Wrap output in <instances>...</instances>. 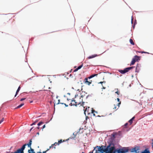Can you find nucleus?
<instances>
[{"instance_id": "nucleus-1", "label": "nucleus", "mask_w": 153, "mask_h": 153, "mask_svg": "<svg viewBox=\"0 0 153 153\" xmlns=\"http://www.w3.org/2000/svg\"><path fill=\"white\" fill-rule=\"evenodd\" d=\"M129 149L127 147H123L118 149H115L113 144L110 143L105 148V153H126L128 151Z\"/></svg>"}, {"instance_id": "nucleus-2", "label": "nucleus", "mask_w": 153, "mask_h": 153, "mask_svg": "<svg viewBox=\"0 0 153 153\" xmlns=\"http://www.w3.org/2000/svg\"><path fill=\"white\" fill-rule=\"evenodd\" d=\"M31 144H32V140H30L29 143L28 144H25L24 145L22 146V147H21V148H20L19 149H18L17 150H16V151H15L14 152H12L11 153L16 152L18 150H20V152H21V153H24V150L25 149V146L27 145L30 148L31 147Z\"/></svg>"}, {"instance_id": "nucleus-3", "label": "nucleus", "mask_w": 153, "mask_h": 153, "mask_svg": "<svg viewBox=\"0 0 153 153\" xmlns=\"http://www.w3.org/2000/svg\"><path fill=\"white\" fill-rule=\"evenodd\" d=\"M84 102L82 101L81 102H76L75 100H71V102L69 104V105L70 106H73L75 105L76 106H77L78 105H80L79 106H82L84 107Z\"/></svg>"}, {"instance_id": "nucleus-4", "label": "nucleus", "mask_w": 153, "mask_h": 153, "mask_svg": "<svg viewBox=\"0 0 153 153\" xmlns=\"http://www.w3.org/2000/svg\"><path fill=\"white\" fill-rule=\"evenodd\" d=\"M98 75V74H93L88 78H85L83 81L84 83H85L86 85H90L92 83V81L90 80V81H88V79H90L95 76H97Z\"/></svg>"}, {"instance_id": "nucleus-5", "label": "nucleus", "mask_w": 153, "mask_h": 153, "mask_svg": "<svg viewBox=\"0 0 153 153\" xmlns=\"http://www.w3.org/2000/svg\"><path fill=\"white\" fill-rule=\"evenodd\" d=\"M131 152L135 153H141V152L140 150V147L138 146L135 147L132 149L131 151Z\"/></svg>"}, {"instance_id": "nucleus-6", "label": "nucleus", "mask_w": 153, "mask_h": 153, "mask_svg": "<svg viewBox=\"0 0 153 153\" xmlns=\"http://www.w3.org/2000/svg\"><path fill=\"white\" fill-rule=\"evenodd\" d=\"M134 67H130L127 68H125L123 70H120L119 71L121 74H124L128 71L129 70L132 69Z\"/></svg>"}, {"instance_id": "nucleus-7", "label": "nucleus", "mask_w": 153, "mask_h": 153, "mask_svg": "<svg viewBox=\"0 0 153 153\" xmlns=\"http://www.w3.org/2000/svg\"><path fill=\"white\" fill-rule=\"evenodd\" d=\"M105 147V146H97V147H98V151L102 153L105 152V148H104V147Z\"/></svg>"}, {"instance_id": "nucleus-8", "label": "nucleus", "mask_w": 153, "mask_h": 153, "mask_svg": "<svg viewBox=\"0 0 153 153\" xmlns=\"http://www.w3.org/2000/svg\"><path fill=\"white\" fill-rule=\"evenodd\" d=\"M88 95L87 94V93H85V92H82V94L81 95V97L82 98H83L84 97H85L86 98H87Z\"/></svg>"}, {"instance_id": "nucleus-9", "label": "nucleus", "mask_w": 153, "mask_h": 153, "mask_svg": "<svg viewBox=\"0 0 153 153\" xmlns=\"http://www.w3.org/2000/svg\"><path fill=\"white\" fill-rule=\"evenodd\" d=\"M136 61V62L140 60L139 57L137 56L136 55L134 56V57L133 58Z\"/></svg>"}, {"instance_id": "nucleus-10", "label": "nucleus", "mask_w": 153, "mask_h": 153, "mask_svg": "<svg viewBox=\"0 0 153 153\" xmlns=\"http://www.w3.org/2000/svg\"><path fill=\"white\" fill-rule=\"evenodd\" d=\"M98 55H97V54H94V55H92L91 56H89L88 57V59H91V58H94L95 57H96Z\"/></svg>"}, {"instance_id": "nucleus-11", "label": "nucleus", "mask_w": 153, "mask_h": 153, "mask_svg": "<svg viewBox=\"0 0 153 153\" xmlns=\"http://www.w3.org/2000/svg\"><path fill=\"white\" fill-rule=\"evenodd\" d=\"M141 153H150V152L148 149H146L143 151L141 152Z\"/></svg>"}, {"instance_id": "nucleus-12", "label": "nucleus", "mask_w": 153, "mask_h": 153, "mask_svg": "<svg viewBox=\"0 0 153 153\" xmlns=\"http://www.w3.org/2000/svg\"><path fill=\"white\" fill-rule=\"evenodd\" d=\"M135 62H136V61H135V60L133 59H132L130 65L131 66L132 65H134V64Z\"/></svg>"}, {"instance_id": "nucleus-13", "label": "nucleus", "mask_w": 153, "mask_h": 153, "mask_svg": "<svg viewBox=\"0 0 153 153\" xmlns=\"http://www.w3.org/2000/svg\"><path fill=\"white\" fill-rule=\"evenodd\" d=\"M115 91H116L115 92V93L117 94L118 95H119L120 94V91L118 90V88L115 89Z\"/></svg>"}, {"instance_id": "nucleus-14", "label": "nucleus", "mask_w": 153, "mask_h": 153, "mask_svg": "<svg viewBox=\"0 0 153 153\" xmlns=\"http://www.w3.org/2000/svg\"><path fill=\"white\" fill-rule=\"evenodd\" d=\"M20 87L19 86L18 87V89H17V91H16V94L15 95V97H16V95H17V94H18V93L19 92V91L20 90Z\"/></svg>"}, {"instance_id": "nucleus-15", "label": "nucleus", "mask_w": 153, "mask_h": 153, "mask_svg": "<svg viewBox=\"0 0 153 153\" xmlns=\"http://www.w3.org/2000/svg\"><path fill=\"white\" fill-rule=\"evenodd\" d=\"M28 152L29 153H32V152H34L33 149H32L31 147L30 148V150L29 149V150H28Z\"/></svg>"}, {"instance_id": "nucleus-16", "label": "nucleus", "mask_w": 153, "mask_h": 153, "mask_svg": "<svg viewBox=\"0 0 153 153\" xmlns=\"http://www.w3.org/2000/svg\"><path fill=\"white\" fill-rule=\"evenodd\" d=\"M129 42L132 45H134V43L133 42V40L131 39H130L129 40Z\"/></svg>"}, {"instance_id": "nucleus-17", "label": "nucleus", "mask_w": 153, "mask_h": 153, "mask_svg": "<svg viewBox=\"0 0 153 153\" xmlns=\"http://www.w3.org/2000/svg\"><path fill=\"white\" fill-rule=\"evenodd\" d=\"M117 101L118 102H119V103H118V104H117V105H118V108H119L120 106V105L121 104V101H120V99L119 98H117Z\"/></svg>"}, {"instance_id": "nucleus-18", "label": "nucleus", "mask_w": 153, "mask_h": 153, "mask_svg": "<svg viewBox=\"0 0 153 153\" xmlns=\"http://www.w3.org/2000/svg\"><path fill=\"white\" fill-rule=\"evenodd\" d=\"M24 104V103H22L20 105H19V106H17V107L16 108H18L21 107Z\"/></svg>"}, {"instance_id": "nucleus-19", "label": "nucleus", "mask_w": 153, "mask_h": 153, "mask_svg": "<svg viewBox=\"0 0 153 153\" xmlns=\"http://www.w3.org/2000/svg\"><path fill=\"white\" fill-rule=\"evenodd\" d=\"M133 121L132 120L130 119V120H129L128 122L130 124V125H131Z\"/></svg>"}, {"instance_id": "nucleus-20", "label": "nucleus", "mask_w": 153, "mask_h": 153, "mask_svg": "<svg viewBox=\"0 0 153 153\" xmlns=\"http://www.w3.org/2000/svg\"><path fill=\"white\" fill-rule=\"evenodd\" d=\"M106 83V82L105 81H103V82H100L98 83L101 84H102V83Z\"/></svg>"}, {"instance_id": "nucleus-21", "label": "nucleus", "mask_w": 153, "mask_h": 153, "mask_svg": "<svg viewBox=\"0 0 153 153\" xmlns=\"http://www.w3.org/2000/svg\"><path fill=\"white\" fill-rule=\"evenodd\" d=\"M82 65L78 67V68H77L78 70H79V69H80L82 67Z\"/></svg>"}, {"instance_id": "nucleus-22", "label": "nucleus", "mask_w": 153, "mask_h": 153, "mask_svg": "<svg viewBox=\"0 0 153 153\" xmlns=\"http://www.w3.org/2000/svg\"><path fill=\"white\" fill-rule=\"evenodd\" d=\"M43 123L42 122H40L38 123V126H39Z\"/></svg>"}, {"instance_id": "nucleus-23", "label": "nucleus", "mask_w": 153, "mask_h": 153, "mask_svg": "<svg viewBox=\"0 0 153 153\" xmlns=\"http://www.w3.org/2000/svg\"><path fill=\"white\" fill-rule=\"evenodd\" d=\"M53 146H56L57 145H59V144L58 143L56 142L54 144H53Z\"/></svg>"}, {"instance_id": "nucleus-24", "label": "nucleus", "mask_w": 153, "mask_h": 153, "mask_svg": "<svg viewBox=\"0 0 153 153\" xmlns=\"http://www.w3.org/2000/svg\"><path fill=\"white\" fill-rule=\"evenodd\" d=\"M113 109H114L115 110H116L117 109V106L116 105H114V107Z\"/></svg>"}, {"instance_id": "nucleus-25", "label": "nucleus", "mask_w": 153, "mask_h": 153, "mask_svg": "<svg viewBox=\"0 0 153 153\" xmlns=\"http://www.w3.org/2000/svg\"><path fill=\"white\" fill-rule=\"evenodd\" d=\"M62 142V140H59L58 143L59 145V144L60 143H61Z\"/></svg>"}, {"instance_id": "nucleus-26", "label": "nucleus", "mask_w": 153, "mask_h": 153, "mask_svg": "<svg viewBox=\"0 0 153 153\" xmlns=\"http://www.w3.org/2000/svg\"><path fill=\"white\" fill-rule=\"evenodd\" d=\"M4 120V118H3L0 121V124Z\"/></svg>"}, {"instance_id": "nucleus-27", "label": "nucleus", "mask_w": 153, "mask_h": 153, "mask_svg": "<svg viewBox=\"0 0 153 153\" xmlns=\"http://www.w3.org/2000/svg\"><path fill=\"white\" fill-rule=\"evenodd\" d=\"M4 120V118H3L0 121V124Z\"/></svg>"}, {"instance_id": "nucleus-28", "label": "nucleus", "mask_w": 153, "mask_h": 153, "mask_svg": "<svg viewBox=\"0 0 153 153\" xmlns=\"http://www.w3.org/2000/svg\"><path fill=\"white\" fill-rule=\"evenodd\" d=\"M4 120V118H3L0 121V124Z\"/></svg>"}, {"instance_id": "nucleus-29", "label": "nucleus", "mask_w": 153, "mask_h": 153, "mask_svg": "<svg viewBox=\"0 0 153 153\" xmlns=\"http://www.w3.org/2000/svg\"><path fill=\"white\" fill-rule=\"evenodd\" d=\"M25 99H26L25 98H22V99H21L20 101H23L24 100H25Z\"/></svg>"}, {"instance_id": "nucleus-30", "label": "nucleus", "mask_w": 153, "mask_h": 153, "mask_svg": "<svg viewBox=\"0 0 153 153\" xmlns=\"http://www.w3.org/2000/svg\"><path fill=\"white\" fill-rule=\"evenodd\" d=\"M60 104H64V105L66 106H68V105H66V104L65 103H61Z\"/></svg>"}, {"instance_id": "nucleus-31", "label": "nucleus", "mask_w": 153, "mask_h": 153, "mask_svg": "<svg viewBox=\"0 0 153 153\" xmlns=\"http://www.w3.org/2000/svg\"><path fill=\"white\" fill-rule=\"evenodd\" d=\"M36 121L35 122H34L32 124H31V126H32V125H35V124H36Z\"/></svg>"}, {"instance_id": "nucleus-32", "label": "nucleus", "mask_w": 153, "mask_h": 153, "mask_svg": "<svg viewBox=\"0 0 153 153\" xmlns=\"http://www.w3.org/2000/svg\"><path fill=\"white\" fill-rule=\"evenodd\" d=\"M128 125V123H126L124 125V126H125V127H127V126Z\"/></svg>"}, {"instance_id": "nucleus-33", "label": "nucleus", "mask_w": 153, "mask_h": 153, "mask_svg": "<svg viewBox=\"0 0 153 153\" xmlns=\"http://www.w3.org/2000/svg\"><path fill=\"white\" fill-rule=\"evenodd\" d=\"M78 70L77 69V68H76V69H75V70L74 71V72H76V71H77Z\"/></svg>"}, {"instance_id": "nucleus-34", "label": "nucleus", "mask_w": 153, "mask_h": 153, "mask_svg": "<svg viewBox=\"0 0 153 153\" xmlns=\"http://www.w3.org/2000/svg\"><path fill=\"white\" fill-rule=\"evenodd\" d=\"M141 53H147V52H143H143H141Z\"/></svg>"}, {"instance_id": "nucleus-35", "label": "nucleus", "mask_w": 153, "mask_h": 153, "mask_svg": "<svg viewBox=\"0 0 153 153\" xmlns=\"http://www.w3.org/2000/svg\"><path fill=\"white\" fill-rule=\"evenodd\" d=\"M134 118H135V117H134L131 119L132 120V121H133V120H134Z\"/></svg>"}, {"instance_id": "nucleus-36", "label": "nucleus", "mask_w": 153, "mask_h": 153, "mask_svg": "<svg viewBox=\"0 0 153 153\" xmlns=\"http://www.w3.org/2000/svg\"><path fill=\"white\" fill-rule=\"evenodd\" d=\"M53 144H52V145H51V146H50L49 148H50V149L51 148L53 147Z\"/></svg>"}, {"instance_id": "nucleus-37", "label": "nucleus", "mask_w": 153, "mask_h": 153, "mask_svg": "<svg viewBox=\"0 0 153 153\" xmlns=\"http://www.w3.org/2000/svg\"><path fill=\"white\" fill-rule=\"evenodd\" d=\"M46 152H47V151H45L43 152L42 153L41 152V153H46Z\"/></svg>"}, {"instance_id": "nucleus-38", "label": "nucleus", "mask_w": 153, "mask_h": 153, "mask_svg": "<svg viewBox=\"0 0 153 153\" xmlns=\"http://www.w3.org/2000/svg\"><path fill=\"white\" fill-rule=\"evenodd\" d=\"M102 89H105V87H104V86H103L102 85Z\"/></svg>"}, {"instance_id": "nucleus-39", "label": "nucleus", "mask_w": 153, "mask_h": 153, "mask_svg": "<svg viewBox=\"0 0 153 153\" xmlns=\"http://www.w3.org/2000/svg\"><path fill=\"white\" fill-rule=\"evenodd\" d=\"M45 125H44V126H43V128H44L45 127Z\"/></svg>"}, {"instance_id": "nucleus-40", "label": "nucleus", "mask_w": 153, "mask_h": 153, "mask_svg": "<svg viewBox=\"0 0 153 153\" xmlns=\"http://www.w3.org/2000/svg\"><path fill=\"white\" fill-rule=\"evenodd\" d=\"M59 101H60V100H58V102L57 103V104H59L61 103H59Z\"/></svg>"}, {"instance_id": "nucleus-41", "label": "nucleus", "mask_w": 153, "mask_h": 153, "mask_svg": "<svg viewBox=\"0 0 153 153\" xmlns=\"http://www.w3.org/2000/svg\"><path fill=\"white\" fill-rule=\"evenodd\" d=\"M86 112V110L85 111H84V113L85 114Z\"/></svg>"}, {"instance_id": "nucleus-42", "label": "nucleus", "mask_w": 153, "mask_h": 153, "mask_svg": "<svg viewBox=\"0 0 153 153\" xmlns=\"http://www.w3.org/2000/svg\"><path fill=\"white\" fill-rule=\"evenodd\" d=\"M50 149V148H49V149H48L47 150H46V151H47H47H48V150H49V149Z\"/></svg>"}, {"instance_id": "nucleus-43", "label": "nucleus", "mask_w": 153, "mask_h": 153, "mask_svg": "<svg viewBox=\"0 0 153 153\" xmlns=\"http://www.w3.org/2000/svg\"><path fill=\"white\" fill-rule=\"evenodd\" d=\"M33 128V127L32 128L30 129V131H31V130Z\"/></svg>"}, {"instance_id": "nucleus-44", "label": "nucleus", "mask_w": 153, "mask_h": 153, "mask_svg": "<svg viewBox=\"0 0 153 153\" xmlns=\"http://www.w3.org/2000/svg\"><path fill=\"white\" fill-rule=\"evenodd\" d=\"M93 111H94L93 110H91L92 113H94Z\"/></svg>"}, {"instance_id": "nucleus-45", "label": "nucleus", "mask_w": 153, "mask_h": 153, "mask_svg": "<svg viewBox=\"0 0 153 153\" xmlns=\"http://www.w3.org/2000/svg\"><path fill=\"white\" fill-rule=\"evenodd\" d=\"M37 153H41V152H38Z\"/></svg>"}, {"instance_id": "nucleus-46", "label": "nucleus", "mask_w": 153, "mask_h": 153, "mask_svg": "<svg viewBox=\"0 0 153 153\" xmlns=\"http://www.w3.org/2000/svg\"><path fill=\"white\" fill-rule=\"evenodd\" d=\"M33 102V101H30V103H31V102Z\"/></svg>"}, {"instance_id": "nucleus-47", "label": "nucleus", "mask_w": 153, "mask_h": 153, "mask_svg": "<svg viewBox=\"0 0 153 153\" xmlns=\"http://www.w3.org/2000/svg\"><path fill=\"white\" fill-rule=\"evenodd\" d=\"M39 127H38V129H39Z\"/></svg>"}, {"instance_id": "nucleus-48", "label": "nucleus", "mask_w": 153, "mask_h": 153, "mask_svg": "<svg viewBox=\"0 0 153 153\" xmlns=\"http://www.w3.org/2000/svg\"><path fill=\"white\" fill-rule=\"evenodd\" d=\"M83 128H82V131H83ZM82 132H83V131H82Z\"/></svg>"}, {"instance_id": "nucleus-49", "label": "nucleus", "mask_w": 153, "mask_h": 153, "mask_svg": "<svg viewBox=\"0 0 153 153\" xmlns=\"http://www.w3.org/2000/svg\"><path fill=\"white\" fill-rule=\"evenodd\" d=\"M89 153H91V152H90Z\"/></svg>"}]
</instances>
